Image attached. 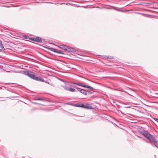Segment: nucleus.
<instances>
[{"label":"nucleus","mask_w":158,"mask_h":158,"mask_svg":"<svg viewBox=\"0 0 158 158\" xmlns=\"http://www.w3.org/2000/svg\"><path fill=\"white\" fill-rule=\"evenodd\" d=\"M34 80L37 81H41V82H45V80L44 79H43L42 78H40L39 77H37L36 76H35Z\"/></svg>","instance_id":"nucleus-7"},{"label":"nucleus","mask_w":158,"mask_h":158,"mask_svg":"<svg viewBox=\"0 0 158 158\" xmlns=\"http://www.w3.org/2000/svg\"><path fill=\"white\" fill-rule=\"evenodd\" d=\"M34 99L35 100L44 101V99L42 97L37 96L34 98Z\"/></svg>","instance_id":"nucleus-9"},{"label":"nucleus","mask_w":158,"mask_h":158,"mask_svg":"<svg viewBox=\"0 0 158 158\" xmlns=\"http://www.w3.org/2000/svg\"><path fill=\"white\" fill-rule=\"evenodd\" d=\"M77 91L85 95H87V91L85 90V89H82L79 88L77 89Z\"/></svg>","instance_id":"nucleus-6"},{"label":"nucleus","mask_w":158,"mask_h":158,"mask_svg":"<svg viewBox=\"0 0 158 158\" xmlns=\"http://www.w3.org/2000/svg\"><path fill=\"white\" fill-rule=\"evenodd\" d=\"M31 40L32 41H35L37 42L40 43L42 42V40L41 38L37 37L36 38H31Z\"/></svg>","instance_id":"nucleus-4"},{"label":"nucleus","mask_w":158,"mask_h":158,"mask_svg":"<svg viewBox=\"0 0 158 158\" xmlns=\"http://www.w3.org/2000/svg\"><path fill=\"white\" fill-rule=\"evenodd\" d=\"M87 94H91L92 93L91 92H90L89 91H87Z\"/></svg>","instance_id":"nucleus-17"},{"label":"nucleus","mask_w":158,"mask_h":158,"mask_svg":"<svg viewBox=\"0 0 158 158\" xmlns=\"http://www.w3.org/2000/svg\"><path fill=\"white\" fill-rule=\"evenodd\" d=\"M34 103L35 104H38V103H36V102H34Z\"/></svg>","instance_id":"nucleus-22"},{"label":"nucleus","mask_w":158,"mask_h":158,"mask_svg":"<svg viewBox=\"0 0 158 158\" xmlns=\"http://www.w3.org/2000/svg\"><path fill=\"white\" fill-rule=\"evenodd\" d=\"M76 106L78 107L84 108L86 109H91L92 108V106L87 103L85 104H82L81 105H78Z\"/></svg>","instance_id":"nucleus-3"},{"label":"nucleus","mask_w":158,"mask_h":158,"mask_svg":"<svg viewBox=\"0 0 158 158\" xmlns=\"http://www.w3.org/2000/svg\"><path fill=\"white\" fill-rule=\"evenodd\" d=\"M69 91L72 92H74L76 91V90L74 88H73L71 87H70Z\"/></svg>","instance_id":"nucleus-16"},{"label":"nucleus","mask_w":158,"mask_h":158,"mask_svg":"<svg viewBox=\"0 0 158 158\" xmlns=\"http://www.w3.org/2000/svg\"><path fill=\"white\" fill-rule=\"evenodd\" d=\"M23 72L25 75L28 76L29 74L30 73V71H28L27 70L23 71Z\"/></svg>","instance_id":"nucleus-13"},{"label":"nucleus","mask_w":158,"mask_h":158,"mask_svg":"<svg viewBox=\"0 0 158 158\" xmlns=\"http://www.w3.org/2000/svg\"><path fill=\"white\" fill-rule=\"evenodd\" d=\"M143 135L149 141L144 140L148 143H150L153 147H156L158 148L157 145H158L157 140L152 135L150 134L147 131H143L142 132Z\"/></svg>","instance_id":"nucleus-1"},{"label":"nucleus","mask_w":158,"mask_h":158,"mask_svg":"<svg viewBox=\"0 0 158 158\" xmlns=\"http://www.w3.org/2000/svg\"><path fill=\"white\" fill-rule=\"evenodd\" d=\"M3 67V66L1 65H0V68H2Z\"/></svg>","instance_id":"nucleus-21"},{"label":"nucleus","mask_w":158,"mask_h":158,"mask_svg":"<svg viewBox=\"0 0 158 158\" xmlns=\"http://www.w3.org/2000/svg\"><path fill=\"white\" fill-rule=\"evenodd\" d=\"M154 119L156 122H158V118H155Z\"/></svg>","instance_id":"nucleus-19"},{"label":"nucleus","mask_w":158,"mask_h":158,"mask_svg":"<svg viewBox=\"0 0 158 158\" xmlns=\"http://www.w3.org/2000/svg\"><path fill=\"white\" fill-rule=\"evenodd\" d=\"M64 89L67 91H69L70 87L67 86H64L63 87Z\"/></svg>","instance_id":"nucleus-15"},{"label":"nucleus","mask_w":158,"mask_h":158,"mask_svg":"<svg viewBox=\"0 0 158 158\" xmlns=\"http://www.w3.org/2000/svg\"><path fill=\"white\" fill-rule=\"evenodd\" d=\"M46 83H48V84H49V83L47 82H46Z\"/></svg>","instance_id":"nucleus-23"},{"label":"nucleus","mask_w":158,"mask_h":158,"mask_svg":"<svg viewBox=\"0 0 158 158\" xmlns=\"http://www.w3.org/2000/svg\"><path fill=\"white\" fill-rule=\"evenodd\" d=\"M67 50H66L69 52H73V48L70 47H68V48H67Z\"/></svg>","instance_id":"nucleus-14"},{"label":"nucleus","mask_w":158,"mask_h":158,"mask_svg":"<svg viewBox=\"0 0 158 158\" xmlns=\"http://www.w3.org/2000/svg\"><path fill=\"white\" fill-rule=\"evenodd\" d=\"M48 49L50 50L52 52H55L59 53L60 54H63V53L61 51H59L57 49H56L54 48H49Z\"/></svg>","instance_id":"nucleus-5"},{"label":"nucleus","mask_w":158,"mask_h":158,"mask_svg":"<svg viewBox=\"0 0 158 158\" xmlns=\"http://www.w3.org/2000/svg\"><path fill=\"white\" fill-rule=\"evenodd\" d=\"M139 14L142 15L143 16H144L148 18H151V17L152 16L151 15H148V14H142L141 13H139Z\"/></svg>","instance_id":"nucleus-11"},{"label":"nucleus","mask_w":158,"mask_h":158,"mask_svg":"<svg viewBox=\"0 0 158 158\" xmlns=\"http://www.w3.org/2000/svg\"><path fill=\"white\" fill-rule=\"evenodd\" d=\"M114 9L117 11H122V12L123 11L121 10H119V9H117V8H115Z\"/></svg>","instance_id":"nucleus-18"},{"label":"nucleus","mask_w":158,"mask_h":158,"mask_svg":"<svg viewBox=\"0 0 158 158\" xmlns=\"http://www.w3.org/2000/svg\"><path fill=\"white\" fill-rule=\"evenodd\" d=\"M35 76V75L34 74V73L33 72L30 71V73L28 76L29 77L34 80Z\"/></svg>","instance_id":"nucleus-8"},{"label":"nucleus","mask_w":158,"mask_h":158,"mask_svg":"<svg viewBox=\"0 0 158 158\" xmlns=\"http://www.w3.org/2000/svg\"><path fill=\"white\" fill-rule=\"evenodd\" d=\"M59 47L61 49H62L65 50H67V48H68V46H66L65 45H60Z\"/></svg>","instance_id":"nucleus-10"},{"label":"nucleus","mask_w":158,"mask_h":158,"mask_svg":"<svg viewBox=\"0 0 158 158\" xmlns=\"http://www.w3.org/2000/svg\"><path fill=\"white\" fill-rule=\"evenodd\" d=\"M4 49L3 46L2 44V42L0 40V50L2 51Z\"/></svg>","instance_id":"nucleus-12"},{"label":"nucleus","mask_w":158,"mask_h":158,"mask_svg":"<svg viewBox=\"0 0 158 158\" xmlns=\"http://www.w3.org/2000/svg\"><path fill=\"white\" fill-rule=\"evenodd\" d=\"M107 58H109V59H113V57L112 56L111 57L110 56V57H109V56H108V57H106Z\"/></svg>","instance_id":"nucleus-20"},{"label":"nucleus","mask_w":158,"mask_h":158,"mask_svg":"<svg viewBox=\"0 0 158 158\" xmlns=\"http://www.w3.org/2000/svg\"><path fill=\"white\" fill-rule=\"evenodd\" d=\"M71 84H72V85H71V86L73 87L74 88H76L77 90V89L79 88L77 87V85L82 86L85 88H87L89 89L90 90H93L94 89L92 87L89 85H85L84 84H85L83 82H78L77 83H75L73 82H72L71 83Z\"/></svg>","instance_id":"nucleus-2"}]
</instances>
